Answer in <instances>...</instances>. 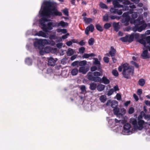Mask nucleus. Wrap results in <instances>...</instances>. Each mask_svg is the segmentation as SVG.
Returning <instances> with one entry per match:
<instances>
[{"mask_svg":"<svg viewBox=\"0 0 150 150\" xmlns=\"http://www.w3.org/2000/svg\"><path fill=\"white\" fill-rule=\"evenodd\" d=\"M45 5L42 10L41 11L42 6L39 13L42 18L39 20L40 27L42 30L46 32H49L52 29L53 27H58L61 26L65 28L68 25V23L61 21L59 22L54 21L51 22L48 21L50 20L48 18L56 16H61L62 13L56 10L55 8L53 6L52 3L50 1H46L44 3Z\"/></svg>","mask_w":150,"mask_h":150,"instance_id":"f257e3e1","label":"nucleus"},{"mask_svg":"<svg viewBox=\"0 0 150 150\" xmlns=\"http://www.w3.org/2000/svg\"><path fill=\"white\" fill-rule=\"evenodd\" d=\"M123 71L122 74L124 77L127 79L130 78V75H132L134 71V68L132 66H129L127 63H125L122 65Z\"/></svg>","mask_w":150,"mask_h":150,"instance_id":"f03ea898","label":"nucleus"},{"mask_svg":"<svg viewBox=\"0 0 150 150\" xmlns=\"http://www.w3.org/2000/svg\"><path fill=\"white\" fill-rule=\"evenodd\" d=\"M128 0H123V4L124 5L120 4L117 1H114L113 2V4L114 5V8H117L119 7H123V9L125 10H128L129 9V6L127 5L129 4L130 2L128 1Z\"/></svg>","mask_w":150,"mask_h":150,"instance_id":"7ed1b4c3","label":"nucleus"},{"mask_svg":"<svg viewBox=\"0 0 150 150\" xmlns=\"http://www.w3.org/2000/svg\"><path fill=\"white\" fill-rule=\"evenodd\" d=\"M45 39H39L34 42V46L37 49L39 50H41L43 48V47L45 45Z\"/></svg>","mask_w":150,"mask_h":150,"instance_id":"20e7f679","label":"nucleus"},{"mask_svg":"<svg viewBox=\"0 0 150 150\" xmlns=\"http://www.w3.org/2000/svg\"><path fill=\"white\" fill-rule=\"evenodd\" d=\"M88 79L89 80L93 81L95 82H99L100 81L101 78L96 77L94 76L93 72H89L87 74Z\"/></svg>","mask_w":150,"mask_h":150,"instance_id":"39448f33","label":"nucleus"},{"mask_svg":"<svg viewBox=\"0 0 150 150\" xmlns=\"http://www.w3.org/2000/svg\"><path fill=\"white\" fill-rule=\"evenodd\" d=\"M134 39V33H132L129 36L126 35L125 37L121 38L120 40L123 42H128L129 43L132 42Z\"/></svg>","mask_w":150,"mask_h":150,"instance_id":"423d86ee","label":"nucleus"},{"mask_svg":"<svg viewBox=\"0 0 150 150\" xmlns=\"http://www.w3.org/2000/svg\"><path fill=\"white\" fill-rule=\"evenodd\" d=\"M131 127V125L129 123H127L125 124L124 125L123 129L122 132L123 134L125 135L129 134V133L131 132L130 130Z\"/></svg>","mask_w":150,"mask_h":150,"instance_id":"0eeeda50","label":"nucleus"},{"mask_svg":"<svg viewBox=\"0 0 150 150\" xmlns=\"http://www.w3.org/2000/svg\"><path fill=\"white\" fill-rule=\"evenodd\" d=\"M142 117L140 116L138 117V128L137 129H138L139 130H141L142 129L143 127V125L144 124L145 122L144 121L142 120Z\"/></svg>","mask_w":150,"mask_h":150,"instance_id":"6e6552de","label":"nucleus"},{"mask_svg":"<svg viewBox=\"0 0 150 150\" xmlns=\"http://www.w3.org/2000/svg\"><path fill=\"white\" fill-rule=\"evenodd\" d=\"M93 59L94 60L93 64L94 65H97L98 71H101L102 69L101 68L100 64L99 61L97 58H94Z\"/></svg>","mask_w":150,"mask_h":150,"instance_id":"1a4fd4ad","label":"nucleus"},{"mask_svg":"<svg viewBox=\"0 0 150 150\" xmlns=\"http://www.w3.org/2000/svg\"><path fill=\"white\" fill-rule=\"evenodd\" d=\"M52 48L50 46H47L43 49V51H40V54L42 55L44 53H49L50 52H51Z\"/></svg>","mask_w":150,"mask_h":150,"instance_id":"9d476101","label":"nucleus"},{"mask_svg":"<svg viewBox=\"0 0 150 150\" xmlns=\"http://www.w3.org/2000/svg\"><path fill=\"white\" fill-rule=\"evenodd\" d=\"M57 60V59H54L53 58L51 57L49 58L48 61V64L51 66H54Z\"/></svg>","mask_w":150,"mask_h":150,"instance_id":"9b49d317","label":"nucleus"},{"mask_svg":"<svg viewBox=\"0 0 150 150\" xmlns=\"http://www.w3.org/2000/svg\"><path fill=\"white\" fill-rule=\"evenodd\" d=\"M113 111L115 115H116L117 117H122V115L121 113L119 112L120 109L118 107L114 108Z\"/></svg>","mask_w":150,"mask_h":150,"instance_id":"f8f14e48","label":"nucleus"},{"mask_svg":"<svg viewBox=\"0 0 150 150\" xmlns=\"http://www.w3.org/2000/svg\"><path fill=\"white\" fill-rule=\"evenodd\" d=\"M144 23V21L143 20L141 21L139 19V18H138V19L136 20L133 19L132 23L134 24L135 25H141Z\"/></svg>","mask_w":150,"mask_h":150,"instance_id":"ddd939ff","label":"nucleus"},{"mask_svg":"<svg viewBox=\"0 0 150 150\" xmlns=\"http://www.w3.org/2000/svg\"><path fill=\"white\" fill-rule=\"evenodd\" d=\"M116 52V50L113 47L111 46L110 47V50L109 52V55H108V56H110L112 57H114Z\"/></svg>","mask_w":150,"mask_h":150,"instance_id":"4468645a","label":"nucleus"},{"mask_svg":"<svg viewBox=\"0 0 150 150\" xmlns=\"http://www.w3.org/2000/svg\"><path fill=\"white\" fill-rule=\"evenodd\" d=\"M141 25H142L140 26L137 25L138 31L139 32H141L144 30L147 26V24L146 23H144Z\"/></svg>","mask_w":150,"mask_h":150,"instance_id":"2eb2a0df","label":"nucleus"},{"mask_svg":"<svg viewBox=\"0 0 150 150\" xmlns=\"http://www.w3.org/2000/svg\"><path fill=\"white\" fill-rule=\"evenodd\" d=\"M148 51L147 49L144 50L141 54V56L144 59H148L149 58L148 54Z\"/></svg>","mask_w":150,"mask_h":150,"instance_id":"dca6fc26","label":"nucleus"},{"mask_svg":"<svg viewBox=\"0 0 150 150\" xmlns=\"http://www.w3.org/2000/svg\"><path fill=\"white\" fill-rule=\"evenodd\" d=\"M34 36H42L43 37L46 38L47 35L46 34L42 31H40L36 33Z\"/></svg>","mask_w":150,"mask_h":150,"instance_id":"f3484780","label":"nucleus"},{"mask_svg":"<svg viewBox=\"0 0 150 150\" xmlns=\"http://www.w3.org/2000/svg\"><path fill=\"white\" fill-rule=\"evenodd\" d=\"M131 122L132 124L134 125V129H137V128H138V125L137 124V120L133 118L131 120Z\"/></svg>","mask_w":150,"mask_h":150,"instance_id":"a211bd4d","label":"nucleus"},{"mask_svg":"<svg viewBox=\"0 0 150 150\" xmlns=\"http://www.w3.org/2000/svg\"><path fill=\"white\" fill-rule=\"evenodd\" d=\"M89 85V88L91 90H95L97 87V84L95 83L91 82Z\"/></svg>","mask_w":150,"mask_h":150,"instance_id":"6ab92c4d","label":"nucleus"},{"mask_svg":"<svg viewBox=\"0 0 150 150\" xmlns=\"http://www.w3.org/2000/svg\"><path fill=\"white\" fill-rule=\"evenodd\" d=\"M101 81L104 84H106L109 83L110 82V80L105 76H103L102 79L101 78L100 81Z\"/></svg>","mask_w":150,"mask_h":150,"instance_id":"aec40b11","label":"nucleus"},{"mask_svg":"<svg viewBox=\"0 0 150 150\" xmlns=\"http://www.w3.org/2000/svg\"><path fill=\"white\" fill-rule=\"evenodd\" d=\"M88 70L87 69H86L84 67H81L79 68V71L80 73L85 74L88 71Z\"/></svg>","mask_w":150,"mask_h":150,"instance_id":"412c9836","label":"nucleus"},{"mask_svg":"<svg viewBox=\"0 0 150 150\" xmlns=\"http://www.w3.org/2000/svg\"><path fill=\"white\" fill-rule=\"evenodd\" d=\"M45 45H50L54 46L55 44V42L53 40H50L45 39Z\"/></svg>","mask_w":150,"mask_h":150,"instance_id":"4be33fe9","label":"nucleus"},{"mask_svg":"<svg viewBox=\"0 0 150 150\" xmlns=\"http://www.w3.org/2000/svg\"><path fill=\"white\" fill-rule=\"evenodd\" d=\"M119 7V8H120ZM122 8L120 10H118L117 9H114V10L112 11V12L114 13H117L119 15H121L122 13V11H126L125 10L123 9V7H122Z\"/></svg>","mask_w":150,"mask_h":150,"instance_id":"5701e85b","label":"nucleus"},{"mask_svg":"<svg viewBox=\"0 0 150 150\" xmlns=\"http://www.w3.org/2000/svg\"><path fill=\"white\" fill-rule=\"evenodd\" d=\"M105 87V86L102 84H100L97 86V89L99 91H103Z\"/></svg>","mask_w":150,"mask_h":150,"instance_id":"b1692460","label":"nucleus"},{"mask_svg":"<svg viewBox=\"0 0 150 150\" xmlns=\"http://www.w3.org/2000/svg\"><path fill=\"white\" fill-rule=\"evenodd\" d=\"M118 105V102L116 100H113L111 102V106L113 108L117 107Z\"/></svg>","mask_w":150,"mask_h":150,"instance_id":"393cba45","label":"nucleus"},{"mask_svg":"<svg viewBox=\"0 0 150 150\" xmlns=\"http://www.w3.org/2000/svg\"><path fill=\"white\" fill-rule=\"evenodd\" d=\"M94 76L96 77H98L99 78H100L99 77L100 76H102L103 75V71L102 70L101 71H95L94 72H93Z\"/></svg>","mask_w":150,"mask_h":150,"instance_id":"a878e982","label":"nucleus"},{"mask_svg":"<svg viewBox=\"0 0 150 150\" xmlns=\"http://www.w3.org/2000/svg\"><path fill=\"white\" fill-rule=\"evenodd\" d=\"M133 11L134 10L132 9H130L129 11L124 13L122 15V16L123 17L125 18L127 16H129V15L130 14H131L132 13H133Z\"/></svg>","mask_w":150,"mask_h":150,"instance_id":"bb28decb","label":"nucleus"},{"mask_svg":"<svg viewBox=\"0 0 150 150\" xmlns=\"http://www.w3.org/2000/svg\"><path fill=\"white\" fill-rule=\"evenodd\" d=\"M131 14L132 17L130 21V23H132V20L133 19H135L138 17V14L136 12H133Z\"/></svg>","mask_w":150,"mask_h":150,"instance_id":"cd10ccee","label":"nucleus"},{"mask_svg":"<svg viewBox=\"0 0 150 150\" xmlns=\"http://www.w3.org/2000/svg\"><path fill=\"white\" fill-rule=\"evenodd\" d=\"M25 63L28 65H31L32 64V61L31 59L29 57H28L25 59Z\"/></svg>","mask_w":150,"mask_h":150,"instance_id":"c85d7f7f","label":"nucleus"},{"mask_svg":"<svg viewBox=\"0 0 150 150\" xmlns=\"http://www.w3.org/2000/svg\"><path fill=\"white\" fill-rule=\"evenodd\" d=\"M79 70L78 69L76 68L72 69L71 71V73L72 75H76L78 73Z\"/></svg>","mask_w":150,"mask_h":150,"instance_id":"c756f323","label":"nucleus"},{"mask_svg":"<svg viewBox=\"0 0 150 150\" xmlns=\"http://www.w3.org/2000/svg\"><path fill=\"white\" fill-rule=\"evenodd\" d=\"M67 53L68 56H71L74 54L73 50L71 48H69L68 49Z\"/></svg>","mask_w":150,"mask_h":150,"instance_id":"7c9ffc66","label":"nucleus"},{"mask_svg":"<svg viewBox=\"0 0 150 150\" xmlns=\"http://www.w3.org/2000/svg\"><path fill=\"white\" fill-rule=\"evenodd\" d=\"M113 26L115 31L116 32H118L119 28L118 23H113Z\"/></svg>","mask_w":150,"mask_h":150,"instance_id":"2f4dec72","label":"nucleus"},{"mask_svg":"<svg viewBox=\"0 0 150 150\" xmlns=\"http://www.w3.org/2000/svg\"><path fill=\"white\" fill-rule=\"evenodd\" d=\"M100 101L103 103H104L106 100V96L105 95H103L100 98Z\"/></svg>","mask_w":150,"mask_h":150,"instance_id":"473e14b6","label":"nucleus"},{"mask_svg":"<svg viewBox=\"0 0 150 150\" xmlns=\"http://www.w3.org/2000/svg\"><path fill=\"white\" fill-rule=\"evenodd\" d=\"M87 64V61L86 60H83L79 61V65L80 66L84 67Z\"/></svg>","mask_w":150,"mask_h":150,"instance_id":"72a5a7b5","label":"nucleus"},{"mask_svg":"<svg viewBox=\"0 0 150 150\" xmlns=\"http://www.w3.org/2000/svg\"><path fill=\"white\" fill-rule=\"evenodd\" d=\"M84 20V21L85 23H89L91 22L92 20V19L90 18H87L86 17L83 18Z\"/></svg>","mask_w":150,"mask_h":150,"instance_id":"f704fd0d","label":"nucleus"},{"mask_svg":"<svg viewBox=\"0 0 150 150\" xmlns=\"http://www.w3.org/2000/svg\"><path fill=\"white\" fill-rule=\"evenodd\" d=\"M139 84L141 86H143L145 83V80L143 79H139Z\"/></svg>","mask_w":150,"mask_h":150,"instance_id":"c9c22d12","label":"nucleus"},{"mask_svg":"<svg viewBox=\"0 0 150 150\" xmlns=\"http://www.w3.org/2000/svg\"><path fill=\"white\" fill-rule=\"evenodd\" d=\"M87 28L91 32H92L94 30V28L92 24H91L89 25L88 26Z\"/></svg>","mask_w":150,"mask_h":150,"instance_id":"e433bc0d","label":"nucleus"},{"mask_svg":"<svg viewBox=\"0 0 150 150\" xmlns=\"http://www.w3.org/2000/svg\"><path fill=\"white\" fill-rule=\"evenodd\" d=\"M96 27L98 30L101 32L103 31V29L102 26L99 24H96Z\"/></svg>","mask_w":150,"mask_h":150,"instance_id":"4c0bfd02","label":"nucleus"},{"mask_svg":"<svg viewBox=\"0 0 150 150\" xmlns=\"http://www.w3.org/2000/svg\"><path fill=\"white\" fill-rule=\"evenodd\" d=\"M94 42V38H90L88 41V43L89 45L91 46L93 45Z\"/></svg>","mask_w":150,"mask_h":150,"instance_id":"58836bf2","label":"nucleus"},{"mask_svg":"<svg viewBox=\"0 0 150 150\" xmlns=\"http://www.w3.org/2000/svg\"><path fill=\"white\" fill-rule=\"evenodd\" d=\"M131 18L129 16H127L125 17V19L123 20V21H124V22H126V23H128V22L129 21L130 22Z\"/></svg>","mask_w":150,"mask_h":150,"instance_id":"ea45409f","label":"nucleus"},{"mask_svg":"<svg viewBox=\"0 0 150 150\" xmlns=\"http://www.w3.org/2000/svg\"><path fill=\"white\" fill-rule=\"evenodd\" d=\"M57 37L55 34H51L49 36V38L51 40H56L57 39Z\"/></svg>","mask_w":150,"mask_h":150,"instance_id":"a19ab883","label":"nucleus"},{"mask_svg":"<svg viewBox=\"0 0 150 150\" xmlns=\"http://www.w3.org/2000/svg\"><path fill=\"white\" fill-rule=\"evenodd\" d=\"M103 20L104 21L107 22L108 20V14H105L103 16Z\"/></svg>","mask_w":150,"mask_h":150,"instance_id":"79ce46f5","label":"nucleus"},{"mask_svg":"<svg viewBox=\"0 0 150 150\" xmlns=\"http://www.w3.org/2000/svg\"><path fill=\"white\" fill-rule=\"evenodd\" d=\"M111 26V24L109 23H107L104 25V28L105 29H109Z\"/></svg>","mask_w":150,"mask_h":150,"instance_id":"37998d69","label":"nucleus"},{"mask_svg":"<svg viewBox=\"0 0 150 150\" xmlns=\"http://www.w3.org/2000/svg\"><path fill=\"white\" fill-rule=\"evenodd\" d=\"M139 42L141 44L143 45L145 47L146 46V41L143 39H140L139 40Z\"/></svg>","mask_w":150,"mask_h":150,"instance_id":"c03bdc74","label":"nucleus"},{"mask_svg":"<svg viewBox=\"0 0 150 150\" xmlns=\"http://www.w3.org/2000/svg\"><path fill=\"white\" fill-rule=\"evenodd\" d=\"M85 48L84 47H81L79 49V51L80 53L83 54L85 52Z\"/></svg>","mask_w":150,"mask_h":150,"instance_id":"a18cd8bd","label":"nucleus"},{"mask_svg":"<svg viewBox=\"0 0 150 150\" xmlns=\"http://www.w3.org/2000/svg\"><path fill=\"white\" fill-rule=\"evenodd\" d=\"M114 92V89L113 88H111L110 89V90L108 91L107 95L108 96H110Z\"/></svg>","mask_w":150,"mask_h":150,"instance_id":"49530a36","label":"nucleus"},{"mask_svg":"<svg viewBox=\"0 0 150 150\" xmlns=\"http://www.w3.org/2000/svg\"><path fill=\"white\" fill-rule=\"evenodd\" d=\"M112 74L115 76H117L118 75V73L117 71L115 69H114L112 71Z\"/></svg>","mask_w":150,"mask_h":150,"instance_id":"de8ad7c7","label":"nucleus"},{"mask_svg":"<svg viewBox=\"0 0 150 150\" xmlns=\"http://www.w3.org/2000/svg\"><path fill=\"white\" fill-rule=\"evenodd\" d=\"M100 6L101 8H103L107 9L108 8V7L106 5L102 3H100Z\"/></svg>","mask_w":150,"mask_h":150,"instance_id":"09e8293b","label":"nucleus"},{"mask_svg":"<svg viewBox=\"0 0 150 150\" xmlns=\"http://www.w3.org/2000/svg\"><path fill=\"white\" fill-rule=\"evenodd\" d=\"M80 89L83 92L86 91V88L85 85H81L80 86Z\"/></svg>","mask_w":150,"mask_h":150,"instance_id":"8fccbe9b","label":"nucleus"},{"mask_svg":"<svg viewBox=\"0 0 150 150\" xmlns=\"http://www.w3.org/2000/svg\"><path fill=\"white\" fill-rule=\"evenodd\" d=\"M63 12L65 15L68 16L69 15V11L67 8H65L63 9Z\"/></svg>","mask_w":150,"mask_h":150,"instance_id":"3c124183","label":"nucleus"},{"mask_svg":"<svg viewBox=\"0 0 150 150\" xmlns=\"http://www.w3.org/2000/svg\"><path fill=\"white\" fill-rule=\"evenodd\" d=\"M90 69L91 71H94L96 70H98V67L95 66H93L91 67Z\"/></svg>","mask_w":150,"mask_h":150,"instance_id":"603ef678","label":"nucleus"},{"mask_svg":"<svg viewBox=\"0 0 150 150\" xmlns=\"http://www.w3.org/2000/svg\"><path fill=\"white\" fill-rule=\"evenodd\" d=\"M127 5L129 6V8H130L132 9H133L136 8V7L135 6L134 4H130V3L128 5Z\"/></svg>","mask_w":150,"mask_h":150,"instance_id":"864d4df0","label":"nucleus"},{"mask_svg":"<svg viewBox=\"0 0 150 150\" xmlns=\"http://www.w3.org/2000/svg\"><path fill=\"white\" fill-rule=\"evenodd\" d=\"M134 111V109L133 107H131L129 110L128 113L129 114H132Z\"/></svg>","mask_w":150,"mask_h":150,"instance_id":"5fc2aeb1","label":"nucleus"},{"mask_svg":"<svg viewBox=\"0 0 150 150\" xmlns=\"http://www.w3.org/2000/svg\"><path fill=\"white\" fill-rule=\"evenodd\" d=\"M115 120L116 123H120L123 124L124 122L123 120H118L116 119H115Z\"/></svg>","mask_w":150,"mask_h":150,"instance_id":"6e6d98bb","label":"nucleus"},{"mask_svg":"<svg viewBox=\"0 0 150 150\" xmlns=\"http://www.w3.org/2000/svg\"><path fill=\"white\" fill-rule=\"evenodd\" d=\"M79 61H75L73 62L72 64L71 65L73 66H75L77 65L78 64H79Z\"/></svg>","mask_w":150,"mask_h":150,"instance_id":"4d7b16f0","label":"nucleus"},{"mask_svg":"<svg viewBox=\"0 0 150 150\" xmlns=\"http://www.w3.org/2000/svg\"><path fill=\"white\" fill-rule=\"evenodd\" d=\"M103 60L105 62L108 63L109 62V58L108 57H105L103 58Z\"/></svg>","mask_w":150,"mask_h":150,"instance_id":"13d9d810","label":"nucleus"},{"mask_svg":"<svg viewBox=\"0 0 150 150\" xmlns=\"http://www.w3.org/2000/svg\"><path fill=\"white\" fill-rule=\"evenodd\" d=\"M142 93V90L141 89H139L137 90V93L138 95L140 96Z\"/></svg>","mask_w":150,"mask_h":150,"instance_id":"bf43d9fd","label":"nucleus"},{"mask_svg":"<svg viewBox=\"0 0 150 150\" xmlns=\"http://www.w3.org/2000/svg\"><path fill=\"white\" fill-rule=\"evenodd\" d=\"M82 57L83 58H88L89 57V54L86 53L84 54Z\"/></svg>","mask_w":150,"mask_h":150,"instance_id":"052dcab7","label":"nucleus"},{"mask_svg":"<svg viewBox=\"0 0 150 150\" xmlns=\"http://www.w3.org/2000/svg\"><path fill=\"white\" fill-rule=\"evenodd\" d=\"M132 30L134 32H136L137 31H138L137 25H135V26L132 28Z\"/></svg>","mask_w":150,"mask_h":150,"instance_id":"680f3d73","label":"nucleus"},{"mask_svg":"<svg viewBox=\"0 0 150 150\" xmlns=\"http://www.w3.org/2000/svg\"><path fill=\"white\" fill-rule=\"evenodd\" d=\"M81 46H83L85 45V42L83 40H82L78 43Z\"/></svg>","mask_w":150,"mask_h":150,"instance_id":"e2e57ef3","label":"nucleus"},{"mask_svg":"<svg viewBox=\"0 0 150 150\" xmlns=\"http://www.w3.org/2000/svg\"><path fill=\"white\" fill-rule=\"evenodd\" d=\"M146 40L147 43L150 44V36H148L146 37Z\"/></svg>","mask_w":150,"mask_h":150,"instance_id":"0e129e2a","label":"nucleus"},{"mask_svg":"<svg viewBox=\"0 0 150 150\" xmlns=\"http://www.w3.org/2000/svg\"><path fill=\"white\" fill-rule=\"evenodd\" d=\"M56 46L57 47L59 48L60 49L62 48V43H59L57 44L56 45Z\"/></svg>","mask_w":150,"mask_h":150,"instance_id":"69168bd1","label":"nucleus"},{"mask_svg":"<svg viewBox=\"0 0 150 150\" xmlns=\"http://www.w3.org/2000/svg\"><path fill=\"white\" fill-rule=\"evenodd\" d=\"M133 97L136 101H137L138 100V97L136 95V94H133Z\"/></svg>","mask_w":150,"mask_h":150,"instance_id":"338daca9","label":"nucleus"},{"mask_svg":"<svg viewBox=\"0 0 150 150\" xmlns=\"http://www.w3.org/2000/svg\"><path fill=\"white\" fill-rule=\"evenodd\" d=\"M66 44L68 46H70L72 44V42L71 41H69L67 42Z\"/></svg>","mask_w":150,"mask_h":150,"instance_id":"774afa93","label":"nucleus"}]
</instances>
